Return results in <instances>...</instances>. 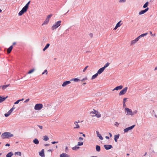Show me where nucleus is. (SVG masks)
I'll use <instances>...</instances> for the list:
<instances>
[{
	"label": "nucleus",
	"mask_w": 157,
	"mask_h": 157,
	"mask_svg": "<svg viewBox=\"0 0 157 157\" xmlns=\"http://www.w3.org/2000/svg\"><path fill=\"white\" fill-rule=\"evenodd\" d=\"M1 137L3 139H9L13 136V135L11 134L10 132H5L3 133L1 135Z\"/></svg>",
	"instance_id": "nucleus-1"
},
{
	"label": "nucleus",
	"mask_w": 157,
	"mask_h": 157,
	"mask_svg": "<svg viewBox=\"0 0 157 157\" xmlns=\"http://www.w3.org/2000/svg\"><path fill=\"white\" fill-rule=\"evenodd\" d=\"M61 21H58L55 22V24L52 27V29L54 30L57 28L61 24Z\"/></svg>",
	"instance_id": "nucleus-2"
},
{
	"label": "nucleus",
	"mask_w": 157,
	"mask_h": 157,
	"mask_svg": "<svg viewBox=\"0 0 157 157\" xmlns=\"http://www.w3.org/2000/svg\"><path fill=\"white\" fill-rule=\"evenodd\" d=\"M43 105L42 104H37L35 106L34 109L35 110H39L41 109Z\"/></svg>",
	"instance_id": "nucleus-3"
},
{
	"label": "nucleus",
	"mask_w": 157,
	"mask_h": 157,
	"mask_svg": "<svg viewBox=\"0 0 157 157\" xmlns=\"http://www.w3.org/2000/svg\"><path fill=\"white\" fill-rule=\"evenodd\" d=\"M27 10V9L25 8V7H23L22 10L19 12L18 13L19 16H21L23 14L25 13L26 12Z\"/></svg>",
	"instance_id": "nucleus-4"
},
{
	"label": "nucleus",
	"mask_w": 157,
	"mask_h": 157,
	"mask_svg": "<svg viewBox=\"0 0 157 157\" xmlns=\"http://www.w3.org/2000/svg\"><path fill=\"white\" fill-rule=\"evenodd\" d=\"M128 89L127 87H125L119 93V95H122L125 94L127 92Z\"/></svg>",
	"instance_id": "nucleus-5"
},
{
	"label": "nucleus",
	"mask_w": 157,
	"mask_h": 157,
	"mask_svg": "<svg viewBox=\"0 0 157 157\" xmlns=\"http://www.w3.org/2000/svg\"><path fill=\"white\" fill-rule=\"evenodd\" d=\"M125 111L127 112V115H131L132 116L133 115L131 109L128 108H125Z\"/></svg>",
	"instance_id": "nucleus-6"
},
{
	"label": "nucleus",
	"mask_w": 157,
	"mask_h": 157,
	"mask_svg": "<svg viewBox=\"0 0 157 157\" xmlns=\"http://www.w3.org/2000/svg\"><path fill=\"white\" fill-rule=\"evenodd\" d=\"M135 125H133L130 127H128L124 129V132H128L129 130L132 129L135 126Z\"/></svg>",
	"instance_id": "nucleus-7"
},
{
	"label": "nucleus",
	"mask_w": 157,
	"mask_h": 157,
	"mask_svg": "<svg viewBox=\"0 0 157 157\" xmlns=\"http://www.w3.org/2000/svg\"><path fill=\"white\" fill-rule=\"evenodd\" d=\"M14 109L15 108L13 107L11 108L7 113L5 114L4 115L5 117H8L11 114Z\"/></svg>",
	"instance_id": "nucleus-8"
},
{
	"label": "nucleus",
	"mask_w": 157,
	"mask_h": 157,
	"mask_svg": "<svg viewBox=\"0 0 157 157\" xmlns=\"http://www.w3.org/2000/svg\"><path fill=\"white\" fill-rule=\"evenodd\" d=\"M104 146L105 149L107 150L113 148V146L111 145H105Z\"/></svg>",
	"instance_id": "nucleus-9"
},
{
	"label": "nucleus",
	"mask_w": 157,
	"mask_h": 157,
	"mask_svg": "<svg viewBox=\"0 0 157 157\" xmlns=\"http://www.w3.org/2000/svg\"><path fill=\"white\" fill-rule=\"evenodd\" d=\"M71 81H66L64 82L62 84V86L63 87H65L67 85L71 83Z\"/></svg>",
	"instance_id": "nucleus-10"
},
{
	"label": "nucleus",
	"mask_w": 157,
	"mask_h": 157,
	"mask_svg": "<svg viewBox=\"0 0 157 157\" xmlns=\"http://www.w3.org/2000/svg\"><path fill=\"white\" fill-rule=\"evenodd\" d=\"M39 155L41 157H44V150L43 149L42 150L39 152Z\"/></svg>",
	"instance_id": "nucleus-11"
},
{
	"label": "nucleus",
	"mask_w": 157,
	"mask_h": 157,
	"mask_svg": "<svg viewBox=\"0 0 157 157\" xmlns=\"http://www.w3.org/2000/svg\"><path fill=\"white\" fill-rule=\"evenodd\" d=\"M123 86L122 85L117 86L115 88L113 89V91H114L115 90H121L123 88Z\"/></svg>",
	"instance_id": "nucleus-12"
},
{
	"label": "nucleus",
	"mask_w": 157,
	"mask_h": 157,
	"mask_svg": "<svg viewBox=\"0 0 157 157\" xmlns=\"http://www.w3.org/2000/svg\"><path fill=\"white\" fill-rule=\"evenodd\" d=\"M8 98V96H7L5 97H3L2 96H1L0 98V103H2Z\"/></svg>",
	"instance_id": "nucleus-13"
},
{
	"label": "nucleus",
	"mask_w": 157,
	"mask_h": 157,
	"mask_svg": "<svg viewBox=\"0 0 157 157\" xmlns=\"http://www.w3.org/2000/svg\"><path fill=\"white\" fill-rule=\"evenodd\" d=\"M104 70L105 69L103 67L100 68L98 70L97 72L98 74H101L102 72H103Z\"/></svg>",
	"instance_id": "nucleus-14"
},
{
	"label": "nucleus",
	"mask_w": 157,
	"mask_h": 157,
	"mask_svg": "<svg viewBox=\"0 0 157 157\" xmlns=\"http://www.w3.org/2000/svg\"><path fill=\"white\" fill-rule=\"evenodd\" d=\"M13 48V45H11L9 47V48H8L7 52L8 53H10L11 51H12V49Z\"/></svg>",
	"instance_id": "nucleus-15"
},
{
	"label": "nucleus",
	"mask_w": 157,
	"mask_h": 157,
	"mask_svg": "<svg viewBox=\"0 0 157 157\" xmlns=\"http://www.w3.org/2000/svg\"><path fill=\"white\" fill-rule=\"evenodd\" d=\"M60 157H69V155L65 153L61 154L59 156Z\"/></svg>",
	"instance_id": "nucleus-16"
},
{
	"label": "nucleus",
	"mask_w": 157,
	"mask_h": 157,
	"mask_svg": "<svg viewBox=\"0 0 157 157\" xmlns=\"http://www.w3.org/2000/svg\"><path fill=\"white\" fill-rule=\"evenodd\" d=\"M96 133L97 134L98 137L100 140H103V137L101 136V135L99 133V132L98 131H96Z\"/></svg>",
	"instance_id": "nucleus-17"
},
{
	"label": "nucleus",
	"mask_w": 157,
	"mask_h": 157,
	"mask_svg": "<svg viewBox=\"0 0 157 157\" xmlns=\"http://www.w3.org/2000/svg\"><path fill=\"white\" fill-rule=\"evenodd\" d=\"M119 136L120 135L119 134L116 135L114 136V140L116 142H117V139L119 138Z\"/></svg>",
	"instance_id": "nucleus-18"
},
{
	"label": "nucleus",
	"mask_w": 157,
	"mask_h": 157,
	"mask_svg": "<svg viewBox=\"0 0 157 157\" xmlns=\"http://www.w3.org/2000/svg\"><path fill=\"white\" fill-rule=\"evenodd\" d=\"M80 122L78 121V122L77 121H75L74 122V124H75L76 127H74V128H79V125L78 124V122Z\"/></svg>",
	"instance_id": "nucleus-19"
},
{
	"label": "nucleus",
	"mask_w": 157,
	"mask_h": 157,
	"mask_svg": "<svg viewBox=\"0 0 157 157\" xmlns=\"http://www.w3.org/2000/svg\"><path fill=\"white\" fill-rule=\"evenodd\" d=\"M33 143L36 144H38L39 142L38 140L36 138L33 141Z\"/></svg>",
	"instance_id": "nucleus-20"
},
{
	"label": "nucleus",
	"mask_w": 157,
	"mask_h": 157,
	"mask_svg": "<svg viewBox=\"0 0 157 157\" xmlns=\"http://www.w3.org/2000/svg\"><path fill=\"white\" fill-rule=\"evenodd\" d=\"M49 19H48L46 18L45 20L44 21L43 23L42 24V25H46L47 24L49 21Z\"/></svg>",
	"instance_id": "nucleus-21"
},
{
	"label": "nucleus",
	"mask_w": 157,
	"mask_h": 157,
	"mask_svg": "<svg viewBox=\"0 0 157 157\" xmlns=\"http://www.w3.org/2000/svg\"><path fill=\"white\" fill-rule=\"evenodd\" d=\"M96 150L98 152L100 151L101 150V147L100 146L98 145H97L96 146Z\"/></svg>",
	"instance_id": "nucleus-22"
},
{
	"label": "nucleus",
	"mask_w": 157,
	"mask_h": 157,
	"mask_svg": "<svg viewBox=\"0 0 157 157\" xmlns=\"http://www.w3.org/2000/svg\"><path fill=\"white\" fill-rule=\"evenodd\" d=\"M13 155V154L12 152L8 153L6 155V157H11Z\"/></svg>",
	"instance_id": "nucleus-23"
},
{
	"label": "nucleus",
	"mask_w": 157,
	"mask_h": 157,
	"mask_svg": "<svg viewBox=\"0 0 157 157\" xmlns=\"http://www.w3.org/2000/svg\"><path fill=\"white\" fill-rule=\"evenodd\" d=\"M138 41L136 40V39H135V40H132L131 41V44L130 45H132L134 44H135L136 42H137Z\"/></svg>",
	"instance_id": "nucleus-24"
},
{
	"label": "nucleus",
	"mask_w": 157,
	"mask_h": 157,
	"mask_svg": "<svg viewBox=\"0 0 157 157\" xmlns=\"http://www.w3.org/2000/svg\"><path fill=\"white\" fill-rule=\"evenodd\" d=\"M10 84H8L6 85H4L2 86V89L3 90H4L6 89V88L10 86Z\"/></svg>",
	"instance_id": "nucleus-25"
},
{
	"label": "nucleus",
	"mask_w": 157,
	"mask_h": 157,
	"mask_svg": "<svg viewBox=\"0 0 157 157\" xmlns=\"http://www.w3.org/2000/svg\"><path fill=\"white\" fill-rule=\"evenodd\" d=\"M98 73H96L92 76L91 78L92 79H94L98 75Z\"/></svg>",
	"instance_id": "nucleus-26"
},
{
	"label": "nucleus",
	"mask_w": 157,
	"mask_h": 157,
	"mask_svg": "<svg viewBox=\"0 0 157 157\" xmlns=\"http://www.w3.org/2000/svg\"><path fill=\"white\" fill-rule=\"evenodd\" d=\"M71 81H74L75 82H78V81H80V80L78 79V78H72L70 80Z\"/></svg>",
	"instance_id": "nucleus-27"
},
{
	"label": "nucleus",
	"mask_w": 157,
	"mask_h": 157,
	"mask_svg": "<svg viewBox=\"0 0 157 157\" xmlns=\"http://www.w3.org/2000/svg\"><path fill=\"white\" fill-rule=\"evenodd\" d=\"M30 3V1H29L28 3L26 4V5L24 6L25 8L27 9H28L29 7V4Z\"/></svg>",
	"instance_id": "nucleus-28"
},
{
	"label": "nucleus",
	"mask_w": 157,
	"mask_h": 157,
	"mask_svg": "<svg viewBox=\"0 0 157 157\" xmlns=\"http://www.w3.org/2000/svg\"><path fill=\"white\" fill-rule=\"evenodd\" d=\"M95 116H96L98 118H99L101 117V114L99 113H98V111L95 113Z\"/></svg>",
	"instance_id": "nucleus-29"
},
{
	"label": "nucleus",
	"mask_w": 157,
	"mask_h": 157,
	"mask_svg": "<svg viewBox=\"0 0 157 157\" xmlns=\"http://www.w3.org/2000/svg\"><path fill=\"white\" fill-rule=\"evenodd\" d=\"M127 99V98H125L123 99V106L124 107L126 106L125 101Z\"/></svg>",
	"instance_id": "nucleus-30"
},
{
	"label": "nucleus",
	"mask_w": 157,
	"mask_h": 157,
	"mask_svg": "<svg viewBox=\"0 0 157 157\" xmlns=\"http://www.w3.org/2000/svg\"><path fill=\"white\" fill-rule=\"evenodd\" d=\"M43 137V140L45 141H47L49 140V138L47 136H44Z\"/></svg>",
	"instance_id": "nucleus-31"
},
{
	"label": "nucleus",
	"mask_w": 157,
	"mask_h": 157,
	"mask_svg": "<svg viewBox=\"0 0 157 157\" xmlns=\"http://www.w3.org/2000/svg\"><path fill=\"white\" fill-rule=\"evenodd\" d=\"M148 4V2H146L145 4L144 5L143 7L144 8H146L147 7Z\"/></svg>",
	"instance_id": "nucleus-32"
},
{
	"label": "nucleus",
	"mask_w": 157,
	"mask_h": 157,
	"mask_svg": "<svg viewBox=\"0 0 157 157\" xmlns=\"http://www.w3.org/2000/svg\"><path fill=\"white\" fill-rule=\"evenodd\" d=\"M14 154L16 155H18L19 156H21V152L19 151L16 152L14 153Z\"/></svg>",
	"instance_id": "nucleus-33"
},
{
	"label": "nucleus",
	"mask_w": 157,
	"mask_h": 157,
	"mask_svg": "<svg viewBox=\"0 0 157 157\" xmlns=\"http://www.w3.org/2000/svg\"><path fill=\"white\" fill-rule=\"evenodd\" d=\"M109 64H110L108 62L105 64L104 65V66L103 67V68H104V69H105V68L107 67L109 65Z\"/></svg>",
	"instance_id": "nucleus-34"
},
{
	"label": "nucleus",
	"mask_w": 157,
	"mask_h": 157,
	"mask_svg": "<svg viewBox=\"0 0 157 157\" xmlns=\"http://www.w3.org/2000/svg\"><path fill=\"white\" fill-rule=\"evenodd\" d=\"M121 21H120L119 22H118L116 24V26L118 27H119L121 25H122V23L120 24L121 22Z\"/></svg>",
	"instance_id": "nucleus-35"
},
{
	"label": "nucleus",
	"mask_w": 157,
	"mask_h": 157,
	"mask_svg": "<svg viewBox=\"0 0 157 157\" xmlns=\"http://www.w3.org/2000/svg\"><path fill=\"white\" fill-rule=\"evenodd\" d=\"M80 147L76 146L74 147H73L72 148V149L74 150H76V149H78Z\"/></svg>",
	"instance_id": "nucleus-36"
},
{
	"label": "nucleus",
	"mask_w": 157,
	"mask_h": 157,
	"mask_svg": "<svg viewBox=\"0 0 157 157\" xmlns=\"http://www.w3.org/2000/svg\"><path fill=\"white\" fill-rule=\"evenodd\" d=\"M145 13L146 12H145V11H144V10H141L139 12V14L140 15L143 14L144 13Z\"/></svg>",
	"instance_id": "nucleus-37"
},
{
	"label": "nucleus",
	"mask_w": 157,
	"mask_h": 157,
	"mask_svg": "<svg viewBox=\"0 0 157 157\" xmlns=\"http://www.w3.org/2000/svg\"><path fill=\"white\" fill-rule=\"evenodd\" d=\"M35 69H33L31 70H30L28 72V74H30L31 73H32V72H33L34 71H35Z\"/></svg>",
	"instance_id": "nucleus-38"
},
{
	"label": "nucleus",
	"mask_w": 157,
	"mask_h": 157,
	"mask_svg": "<svg viewBox=\"0 0 157 157\" xmlns=\"http://www.w3.org/2000/svg\"><path fill=\"white\" fill-rule=\"evenodd\" d=\"M83 143L82 142H79L78 143L77 145L81 146L83 145Z\"/></svg>",
	"instance_id": "nucleus-39"
},
{
	"label": "nucleus",
	"mask_w": 157,
	"mask_h": 157,
	"mask_svg": "<svg viewBox=\"0 0 157 157\" xmlns=\"http://www.w3.org/2000/svg\"><path fill=\"white\" fill-rule=\"evenodd\" d=\"M93 111H92L90 113H92L93 114H95L96 112H97V111L95 110L94 109H93Z\"/></svg>",
	"instance_id": "nucleus-40"
},
{
	"label": "nucleus",
	"mask_w": 157,
	"mask_h": 157,
	"mask_svg": "<svg viewBox=\"0 0 157 157\" xmlns=\"http://www.w3.org/2000/svg\"><path fill=\"white\" fill-rule=\"evenodd\" d=\"M52 14H50L48 15L47 17V18L48 19H49H49L52 17Z\"/></svg>",
	"instance_id": "nucleus-41"
},
{
	"label": "nucleus",
	"mask_w": 157,
	"mask_h": 157,
	"mask_svg": "<svg viewBox=\"0 0 157 157\" xmlns=\"http://www.w3.org/2000/svg\"><path fill=\"white\" fill-rule=\"evenodd\" d=\"M87 79V77H86L85 78H83V79L81 80V81L82 82H84L85 80H86Z\"/></svg>",
	"instance_id": "nucleus-42"
},
{
	"label": "nucleus",
	"mask_w": 157,
	"mask_h": 157,
	"mask_svg": "<svg viewBox=\"0 0 157 157\" xmlns=\"http://www.w3.org/2000/svg\"><path fill=\"white\" fill-rule=\"evenodd\" d=\"M21 100H17L16 102H14V104H18L20 101Z\"/></svg>",
	"instance_id": "nucleus-43"
},
{
	"label": "nucleus",
	"mask_w": 157,
	"mask_h": 157,
	"mask_svg": "<svg viewBox=\"0 0 157 157\" xmlns=\"http://www.w3.org/2000/svg\"><path fill=\"white\" fill-rule=\"evenodd\" d=\"M88 67V66H86V67H85V68H84V69H83V72H84L86 70V69H87V68Z\"/></svg>",
	"instance_id": "nucleus-44"
},
{
	"label": "nucleus",
	"mask_w": 157,
	"mask_h": 157,
	"mask_svg": "<svg viewBox=\"0 0 157 157\" xmlns=\"http://www.w3.org/2000/svg\"><path fill=\"white\" fill-rule=\"evenodd\" d=\"M50 45V44H48V43L45 46V47L47 48H48L49 46Z\"/></svg>",
	"instance_id": "nucleus-45"
},
{
	"label": "nucleus",
	"mask_w": 157,
	"mask_h": 157,
	"mask_svg": "<svg viewBox=\"0 0 157 157\" xmlns=\"http://www.w3.org/2000/svg\"><path fill=\"white\" fill-rule=\"evenodd\" d=\"M138 112V111L137 110H135V111H133V112H132V113L133 114V115L135 114H136Z\"/></svg>",
	"instance_id": "nucleus-46"
},
{
	"label": "nucleus",
	"mask_w": 157,
	"mask_h": 157,
	"mask_svg": "<svg viewBox=\"0 0 157 157\" xmlns=\"http://www.w3.org/2000/svg\"><path fill=\"white\" fill-rule=\"evenodd\" d=\"M148 33H143V34H142L141 35L142 36H143V37H144L145 36H146L147 35V34Z\"/></svg>",
	"instance_id": "nucleus-47"
},
{
	"label": "nucleus",
	"mask_w": 157,
	"mask_h": 157,
	"mask_svg": "<svg viewBox=\"0 0 157 157\" xmlns=\"http://www.w3.org/2000/svg\"><path fill=\"white\" fill-rule=\"evenodd\" d=\"M65 151L66 153L68 151V149L67 147H66L65 148Z\"/></svg>",
	"instance_id": "nucleus-48"
},
{
	"label": "nucleus",
	"mask_w": 157,
	"mask_h": 157,
	"mask_svg": "<svg viewBox=\"0 0 157 157\" xmlns=\"http://www.w3.org/2000/svg\"><path fill=\"white\" fill-rule=\"evenodd\" d=\"M125 0H120L119 2H125Z\"/></svg>",
	"instance_id": "nucleus-49"
},
{
	"label": "nucleus",
	"mask_w": 157,
	"mask_h": 157,
	"mask_svg": "<svg viewBox=\"0 0 157 157\" xmlns=\"http://www.w3.org/2000/svg\"><path fill=\"white\" fill-rule=\"evenodd\" d=\"M29 99L28 98L24 102L25 103H27L29 101Z\"/></svg>",
	"instance_id": "nucleus-50"
},
{
	"label": "nucleus",
	"mask_w": 157,
	"mask_h": 157,
	"mask_svg": "<svg viewBox=\"0 0 157 157\" xmlns=\"http://www.w3.org/2000/svg\"><path fill=\"white\" fill-rule=\"evenodd\" d=\"M58 143V141H53L52 142V144H55Z\"/></svg>",
	"instance_id": "nucleus-51"
},
{
	"label": "nucleus",
	"mask_w": 157,
	"mask_h": 157,
	"mask_svg": "<svg viewBox=\"0 0 157 157\" xmlns=\"http://www.w3.org/2000/svg\"><path fill=\"white\" fill-rule=\"evenodd\" d=\"M39 128L40 129H42L43 128V126H41V125H37Z\"/></svg>",
	"instance_id": "nucleus-52"
},
{
	"label": "nucleus",
	"mask_w": 157,
	"mask_h": 157,
	"mask_svg": "<svg viewBox=\"0 0 157 157\" xmlns=\"http://www.w3.org/2000/svg\"><path fill=\"white\" fill-rule=\"evenodd\" d=\"M149 10V8L147 7L146 8L145 10H144V11H145V12H147Z\"/></svg>",
	"instance_id": "nucleus-53"
},
{
	"label": "nucleus",
	"mask_w": 157,
	"mask_h": 157,
	"mask_svg": "<svg viewBox=\"0 0 157 157\" xmlns=\"http://www.w3.org/2000/svg\"><path fill=\"white\" fill-rule=\"evenodd\" d=\"M141 38L140 36H138L136 38V40L138 41L139 39H140Z\"/></svg>",
	"instance_id": "nucleus-54"
},
{
	"label": "nucleus",
	"mask_w": 157,
	"mask_h": 157,
	"mask_svg": "<svg viewBox=\"0 0 157 157\" xmlns=\"http://www.w3.org/2000/svg\"><path fill=\"white\" fill-rule=\"evenodd\" d=\"M89 36L91 38H92L93 36V34L92 33H90L89 34Z\"/></svg>",
	"instance_id": "nucleus-55"
},
{
	"label": "nucleus",
	"mask_w": 157,
	"mask_h": 157,
	"mask_svg": "<svg viewBox=\"0 0 157 157\" xmlns=\"http://www.w3.org/2000/svg\"><path fill=\"white\" fill-rule=\"evenodd\" d=\"M10 144H6L5 145V146H6H6H8L9 147V146H10Z\"/></svg>",
	"instance_id": "nucleus-56"
},
{
	"label": "nucleus",
	"mask_w": 157,
	"mask_h": 157,
	"mask_svg": "<svg viewBox=\"0 0 157 157\" xmlns=\"http://www.w3.org/2000/svg\"><path fill=\"white\" fill-rule=\"evenodd\" d=\"M116 124H115V125L117 126H118L119 125V124L117 122H116Z\"/></svg>",
	"instance_id": "nucleus-57"
},
{
	"label": "nucleus",
	"mask_w": 157,
	"mask_h": 157,
	"mask_svg": "<svg viewBox=\"0 0 157 157\" xmlns=\"http://www.w3.org/2000/svg\"><path fill=\"white\" fill-rule=\"evenodd\" d=\"M44 72L46 73V75L48 73V71H47V70H45Z\"/></svg>",
	"instance_id": "nucleus-58"
},
{
	"label": "nucleus",
	"mask_w": 157,
	"mask_h": 157,
	"mask_svg": "<svg viewBox=\"0 0 157 157\" xmlns=\"http://www.w3.org/2000/svg\"><path fill=\"white\" fill-rule=\"evenodd\" d=\"M79 140H83V138L81 137H79Z\"/></svg>",
	"instance_id": "nucleus-59"
},
{
	"label": "nucleus",
	"mask_w": 157,
	"mask_h": 157,
	"mask_svg": "<svg viewBox=\"0 0 157 157\" xmlns=\"http://www.w3.org/2000/svg\"><path fill=\"white\" fill-rule=\"evenodd\" d=\"M118 27H117L116 25L115 26V28H114L113 29V30H116V29H117L118 28Z\"/></svg>",
	"instance_id": "nucleus-60"
},
{
	"label": "nucleus",
	"mask_w": 157,
	"mask_h": 157,
	"mask_svg": "<svg viewBox=\"0 0 157 157\" xmlns=\"http://www.w3.org/2000/svg\"><path fill=\"white\" fill-rule=\"evenodd\" d=\"M150 33L151 34V35L152 36H155V34H152V32L151 31H150Z\"/></svg>",
	"instance_id": "nucleus-61"
},
{
	"label": "nucleus",
	"mask_w": 157,
	"mask_h": 157,
	"mask_svg": "<svg viewBox=\"0 0 157 157\" xmlns=\"http://www.w3.org/2000/svg\"><path fill=\"white\" fill-rule=\"evenodd\" d=\"M49 145V144H44V146H48Z\"/></svg>",
	"instance_id": "nucleus-62"
},
{
	"label": "nucleus",
	"mask_w": 157,
	"mask_h": 157,
	"mask_svg": "<svg viewBox=\"0 0 157 157\" xmlns=\"http://www.w3.org/2000/svg\"><path fill=\"white\" fill-rule=\"evenodd\" d=\"M47 48H45V47L44 48H43V51H44L46 49H47Z\"/></svg>",
	"instance_id": "nucleus-63"
},
{
	"label": "nucleus",
	"mask_w": 157,
	"mask_h": 157,
	"mask_svg": "<svg viewBox=\"0 0 157 157\" xmlns=\"http://www.w3.org/2000/svg\"><path fill=\"white\" fill-rule=\"evenodd\" d=\"M52 150L49 149L48 150V152L52 151Z\"/></svg>",
	"instance_id": "nucleus-64"
}]
</instances>
